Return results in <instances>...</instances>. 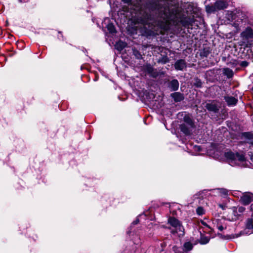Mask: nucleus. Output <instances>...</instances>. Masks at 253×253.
Listing matches in <instances>:
<instances>
[{
  "label": "nucleus",
  "mask_w": 253,
  "mask_h": 253,
  "mask_svg": "<svg viewBox=\"0 0 253 253\" xmlns=\"http://www.w3.org/2000/svg\"><path fill=\"white\" fill-rule=\"evenodd\" d=\"M131 7L132 6L135 15L140 16L138 22L142 24L146 29L154 35L164 34L169 28V14L166 10L163 13L162 10L159 15L161 19L153 21L149 19V15L145 12H143L141 5V0H122Z\"/></svg>",
  "instance_id": "1"
},
{
  "label": "nucleus",
  "mask_w": 253,
  "mask_h": 253,
  "mask_svg": "<svg viewBox=\"0 0 253 253\" xmlns=\"http://www.w3.org/2000/svg\"><path fill=\"white\" fill-rule=\"evenodd\" d=\"M224 155L227 163L231 166L241 167L249 166L248 161L242 152L228 151L224 153Z\"/></svg>",
  "instance_id": "2"
},
{
  "label": "nucleus",
  "mask_w": 253,
  "mask_h": 253,
  "mask_svg": "<svg viewBox=\"0 0 253 253\" xmlns=\"http://www.w3.org/2000/svg\"><path fill=\"white\" fill-rule=\"evenodd\" d=\"M227 6V0H218L216 1L213 5H206V9L208 13H211L226 8Z\"/></svg>",
  "instance_id": "3"
},
{
  "label": "nucleus",
  "mask_w": 253,
  "mask_h": 253,
  "mask_svg": "<svg viewBox=\"0 0 253 253\" xmlns=\"http://www.w3.org/2000/svg\"><path fill=\"white\" fill-rule=\"evenodd\" d=\"M168 223L174 228V230L171 231L172 233H178L179 236L183 235L184 228L179 220L174 217H170L169 218Z\"/></svg>",
  "instance_id": "4"
},
{
  "label": "nucleus",
  "mask_w": 253,
  "mask_h": 253,
  "mask_svg": "<svg viewBox=\"0 0 253 253\" xmlns=\"http://www.w3.org/2000/svg\"><path fill=\"white\" fill-rule=\"evenodd\" d=\"M226 221L227 220L225 218L219 216L212 219L213 227L218 229L220 231H222L226 228Z\"/></svg>",
  "instance_id": "5"
},
{
  "label": "nucleus",
  "mask_w": 253,
  "mask_h": 253,
  "mask_svg": "<svg viewBox=\"0 0 253 253\" xmlns=\"http://www.w3.org/2000/svg\"><path fill=\"white\" fill-rule=\"evenodd\" d=\"M241 38L243 40L247 41L253 38V29L251 27H247L241 33Z\"/></svg>",
  "instance_id": "6"
},
{
  "label": "nucleus",
  "mask_w": 253,
  "mask_h": 253,
  "mask_svg": "<svg viewBox=\"0 0 253 253\" xmlns=\"http://www.w3.org/2000/svg\"><path fill=\"white\" fill-rule=\"evenodd\" d=\"M241 201L244 205H248L253 201V194L245 192L241 197Z\"/></svg>",
  "instance_id": "7"
},
{
  "label": "nucleus",
  "mask_w": 253,
  "mask_h": 253,
  "mask_svg": "<svg viewBox=\"0 0 253 253\" xmlns=\"http://www.w3.org/2000/svg\"><path fill=\"white\" fill-rule=\"evenodd\" d=\"M144 70L151 77H156L158 76V73L150 64H146L144 66Z\"/></svg>",
  "instance_id": "8"
},
{
  "label": "nucleus",
  "mask_w": 253,
  "mask_h": 253,
  "mask_svg": "<svg viewBox=\"0 0 253 253\" xmlns=\"http://www.w3.org/2000/svg\"><path fill=\"white\" fill-rule=\"evenodd\" d=\"M194 127H190L189 126L183 124L180 126V130L186 135L190 134Z\"/></svg>",
  "instance_id": "9"
},
{
  "label": "nucleus",
  "mask_w": 253,
  "mask_h": 253,
  "mask_svg": "<svg viewBox=\"0 0 253 253\" xmlns=\"http://www.w3.org/2000/svg\"><path fill=\"white\" fill-rule=\"evenodd\" d=\"M186 66L185 61L182 59L177 60L174 64L175 68L177 70H182L185 68Z\"/></svg>",
  "instance_id": "10"
},
{
  "label": "nucleus",
  "mask_w": 253,
  "mask_h": 253,
  "mask_svg": "<svg viewBox=\"0 0 253 253\" xmlns=\"http://www.w3.org/2000/svg\"><path fill=\"white\" fill-rule=\"evenodd\" d=\"M206 107L210 111L216 112L218 110V106L214 102L207 103L206 105Z\"/></svg>",
  "instance_id": "11"
},
{
  "label": "nucleus",
  "mask_w": 253,
  "mask_h": 253,
  "mask_svg": "<svg viewBox=\"0 0 253 253\" xmlns=\"http://www.w3.org/2000/svg\"><path fill=\"white\" fill-rule=\"evenodd\" d=\"M169 87L172 91L177 90L179 87V83L177 80H172L169 83Z\"/></svg>",
  "instance_id": "12"
},
{
  "label": "nucleus",
  "mask_w": 253,
  "mask_h": 253,
  "mask_svg": "<svg viewBox=\"0 0 253 253\" xmlns=\"http://www.w3.org/2000/svg\"><path fill=\"white\" fill-rule=\"evenodd\" d=\"M225 100L228 105H234L237 102V99L232 96L225 97Z\"/></svg>",
  "instance_id": "13"
},
{
  "label": "nucleus",
  "mask_w": 253,
  "mask_h": 253,
  "mask_svg": "<svg viewBox=\"0 0 253 253\" xmlns=\"http://www.w3.org/2000/svg\"><path fill=\"white\" fill-rule=\"evenodd\" d=\"M183 119L184 122L183 124L189 126L190 127H194V124L192 120L188 116H184Z\"/></svg>",
  "instance_id": "14"
},
{
  "label": "nucleus",
  "mask_w": 253,
  "mask_h": 253,
  "mask_svg": "<svg viewBox=\"0 0 253 253\" xmlns=\"http://www.w3.org/2000/svg\"><path fill=\"white\" fill-rule=\"evenodd\" d=\"M171 96L176 102L180 101L183 98V95L179 92H175L171 94Z\"/></svg>",
  "instance_id": "15"
},
{
  "label": "nucleus",
  "mask_w": 253,
  "mask_h": 253,
  "mask_svg": "<svg viewBox=\"0 0 253 253\" xmlns=\"http://www.w3.org/2000/svg\"><path fill=\"white\" fill-rule=\"evenodd\" d=\"M126 46V43L122 41H119L115 44V48L119 51H121Z\"/></svg>",
  "instance_id": "16"
},
{
  "label": "nucleus",
  "mask_w": 253,
  "mask_h": 253,
  "mask_svg": "<svg viewBox=\"0 0 253 253\" xmlns=\"http://www.w3.org/2000/svg\"><path fill=\"white\" fill-rule=\"evenodd\" d=\"M193 248V245L189 242L184 243L183 245V250L184 251L188 252L191 250Z\"/></svg>",
  "instance_id": "17"
},
{
  "label": "nucleus",
  "mask_w": 253,
  "mask_h": 253,
  "mask_svg": "<svg viewBox=\"0 0 253 253\" xmlns=\"http://www.w3.org/2000/svg\"><path fill=\"white\" fill-rule=\"evenodd\" d=\"M223 74L228 78H231L233 75V71L229 68H224L223 69Z\"/></svg>",
  "instance_id": "18"
},
{
  "label": "nucleus",
  "mask_w": 253,
  "mask_h": 253,
  "mask_svg": "<svg viewBox=\"0 0 253 253\" xmlns=\"http://www.w3.org/2000/svg\"><path fill=\"white\" fill-rule=\"evenodd\" d=\"M246 228L248 229H253V220L252 219L248 218L246 222Z\"/></svg>",
  "instance_id": "19"
},
{
  "label": "nucleus",
  "mask_w": 253,
  "mask_h": 253,
  "mask_svg": "<svg viewBox=\"0 0 253 253\" xmlns=\"http://www.w3.org/2000/svg\"><path fill=\"white\" fill-rule=\"evenodd\" d=\"M107 28L109 32L111 34L116 33V29L112 23H109L107 26Z\"/></svg>",
  "instance_id": "20"
},
{
  "label": "nucleus",
  "mask_w": 253,
  "mask_h": 253,
  "mask_svg": "<svg viewBox=\"0 0 253 253\" xmlns=\"http://www.w3.org/2000/svg\"><path fill=\"white\" fill-rule=\"evenodd\" d=\"M210 241V238L208 237L202 236L200 242L201 244H206Z\"/></svg>",
  "instance_id": "21"
},
{
  "label": "nucleus",
  "mask_w": 253,
  "mask_h": 253,
  "mask_svg": "<svg viewBox=\"0 0 253 253\" xmlns=\"http://www.w3.org/2000/svg\"><path fill=\"white\" fill-rule=\"evenodd\" d=\"M169 61V59L168 57L167 56H164L162 58H161L159 59L158 62L159 63L165 64V63L168 62Z\"/></svg>",
  "instance_id": "22"
},
{
  "label": "nucleus",
  "mask_w": 253,
  "mask_h": 253,
  "mask_svg": "<svg viewBox=\"0 0 253 253\" xmlns=\"http://www.w3.org/2000/svg\"><path fill=\"white\" fill-rule=\"evenodd\" d=\"M196 212L199 215H202L205 214V211L202 207H199L197 209Z\"/></svg>",
  "instance_id": "23"
},
{
  "label": "nucleus",
  "mask_w": 253,
  "mask_h": 253,
  "mask_svg": "<svg viewBox=\"0 0 253 253\" xmlns=\"http://www.w3.org/2000/svg\"><path fill=\"white\" fill-rule=\"evenodd\" d=\"M217 192L221 194L222 196H226L227 195V190L225 189H217Z\"/></svg>",
  "instance_id": "24"
},
{
  "label": "nucleus",
  "mask_w": 253,
  "mask_h": 253,
  "mask_svg": "<svg viewBox=\"0 0 253 253\" xmlns=\"http://www.w3.org/2000/svg\"><path fill=\"white\" fill-rule=\"evenodd\" d=\"M245 138L251 140L253 138V134L250 132H245L243 134Z\"/></svg>",
  "instance_id": "25"
},
{
  "label": "nucleus",
  "mask_w": 253,
  "mask_h": 253,
  "mask_svg": "<svg viewBox=\"0 0 253 253\" xmlns=\"http://www.w3.org/2000/svg\"><path fill=\"white\" fill-rule=\"evenodd\" d=\"M194 85L198 87H200L202 86V82H201V81L199 79H196V82L194 83Z\"/></svg>",
  "instance_id": "26"
},
{
  "label": "nucleus",
  "mask_w": 253,
  "mask_h": 253,
  "mask_svg": "<svg viewBox=\"0 0 253 253\" xmlns=\"http://www.w3.org/2000/svg\"><path fill=\"white\" fill-rule=\"evenodd\" d=\"M241 65L242 67H247L248 65V63L246 61H244L241 62Z\"/></svg>",
  "instance_id": "27"
},
{
  "label": "nucleus",
  "mask_w": 253,
  "mask_h": 253,
  "mask_svg": "<svg viewBox=\"0 0 253 253\" xmlns=\"http://www.w3.org/2000/svg\"><path fill=\"white\" fill-rule=\"evenodd\" d=\"M245 210V208L243 207H240L238 208V211L240 212H242L244 211Z\"/></svg>",
  "instance_id": "28"
},
{
  "label": "nucleus",
  "mask_w": 253,
  "mask_h": 253,
  "mask_svg": "<svg viewBox=\"0 0 253 253\" xmlns=\"http://www.w3.org/2000/svg\"><path fill=\"white\" fill-rule=\"evenodd\" d=\"M134 52V54H135V55L137 57V58H139V56H140V54L139 53H138V51H133Z\"/></svg>",
  "instance_id": "29"
},
{
  "label": "nucleus",
  "mask_w": 253,
  "mask_h": 253,
  "mask_svg": "<svg viewBox=\"0 0 253 253\" xmlns=\"http://www.w3.org/2000/svg\"><path fill=\"white\" fill-rule=\"evenodd\" d=\"M139 222V220L138 219H136L135 221H134L133 222H132V224L133 225H135V224H137Z\"/></svg>",
  "instance_id": "30"
},
{
  "label": "nucleus",
  "mask_w": 253,
  "mask_h": 253,
  "mask_svg": "<svg viewBox=\"0 0 253 253\" xmlns=\"http://www.w3.org/2000/svg\"><path fill=\"white\" fill-rule=\"evenodd\" d=\"M218 206L221 208L222 210H224L225 209V206L223 205H222V204H219L218 205Z\"/></svg>",
  "instance_id": "31"
},
{
  "label": "nucleus",
  "mask_w": 253,
  "mask_h": 253,
  "mask_svg": "<svg viewBox=\"0 0 253 253\" xmlns=\"http://www.w3.org/2000/svg\"><path fill=\"white\" fill-rule=\"evenodd\" d=\"M250 159H251V162H253V155H252L251 156V158Z\"/></svg>",
  "instance_id": "32"
},
{
  "label": "nucleus",
  "mask_w": 253,
  "mask_h": 253,
  "mask_svg": "<svg viewBox=\"0 0 253 253\" xmlns=\"http://www.w3.org/2000/svg\"><path fill=\"white\" fill-rule=\"evenodd\" d=\"M251 208L252 210L253 209V204L251 206Z\"/></svg>",
  "instance_id": "33"
},
{
  "label": "nucleus",
  "mask_w": 253,
  "mask_h": 253,
  "mask_svg": "<svg viewBox=\"0 0 253 253\" xmlns=\"http://www.w3.org/2000/svg\"><path fill=\"white\" fill-rule=\"evenodd\" d=\"M252 144H253V142H250Z\"/></svg>",
  "instance_id": "34"
}]
</instances>
